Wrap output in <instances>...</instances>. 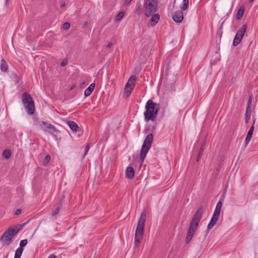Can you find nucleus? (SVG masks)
I'll return each instance as SVG.
<instances>
[{
	"instance_id": "nucleus-1",
	"label": "nucleus",
	"mask_w": 258,
	"mask_h": 258,
	"mask_svg": "<svg viewBox=\"0 0 258 258\" xmlns=\"http://www.w3.org/2000/svg\"><path fill=\"white\" fill-rule=\"evenodd\" d=\"M203 207L201 206L194 215L190 222L185 239L186 243H188L194 236L203 213Z\"/></svg>"
},
{
	"instance_id": "nucleus-2",
	"label": "nucleus",
	"mask_w": 258,
	"mask_h": 258,
	"mask_svg": "<svg viewBox=\"0 0 258 258\" xmlns=\"http://www.w3.org/2000/svg\"><path fill=\"white\" fill-rule=\"evenodd\" d=\"M145 111L144 112V120L146 122L154 121L159 110V105L149 99L146 102Z\"/></svg>"
},
{
	"instance_id": "nucleus-3",
	"label": "nucleus",
	"mask_w": 258,
	"mask_h": 258,
	"mask_svg": "<svg viewBox=\"0 0 258 258\" xmlns=\"http://www.w3.org/2000/svg\"><path fill=\"white\" fill-rule=\"evenodd\" d=\"M147 212L144 211L140 216L138 224L136 228L135 237V247H138L139 244L142 240L145 223L146 219Z\"/></svg>"
},
{
	"instance_id": "nucleus-4",
	"label": "nucleus",
	"mask_w": 258,
	"mask_h": 258,
	"mask_svg": "<svg viewBox=\"0 0 258 258\" xmlns=\"http://www.w3.org/2000/svg\"><path fill=\"white\" fill-rule=\"evenodd\" d=\"M22 102L27 112L33 114L35 111L34 103L31 96L27 92L22 94Z\"/></svg>"
},
{
	"instance_id": "nucleus-5",
	"label": "nucleus",
	"mask_w": 258,
	"mask_h": 258,
	"mask_svg": "<svg viewBox=\"0 0 258 258\" xmlns=\"http://www.w3.org/2000/svg\"><path fill=\"white\" fill-rule=\"evenodd\" d=\"M157 6V0H144V7L145 16L150 17L154 14L156 12Z\"/></svg>"
},
{
	"instance_id": "nucleus-6",
	"label": "nucleus",
	"mask_w": 258,
	"mask_h": 258,
	"mask_svg": "<svg viewBox=\"0 0 258 258\" xmlns=\"http://www.w3.org/2000/svg\"><path fill=\"white\" fill-rule=\"evenodd\" d=\"M247 26L244 24L242 26L241 28L237 32L233 42V45L236 46L241 42L245 32L246 30Z\"/></svg>"
},
{
	"instance_id": "nucleus-7",
	"label": "nucleus",
	"mask_w": 258,
	"mask_h": 258,
	"mask_svg": "<svg viewBox=\"0 0 258 258\" xmlns=\"http://www.w3.org/2000/svg\"><path fill=\"white\" fill-rule=\"evenodd\" d=\"M15 235L16 234L14 232L13 228H10L2 234L1 240L2 242L9 245Z\"/></svg>"
},
{
	"instance_id": "nucleus-8",
	"label": "nucleus",
	"mask_w": 258,
	"mask_h": 258,
	"mask_svg": "<svg viewBox=\"0 0 258 258\" xmlns=\"http://www.w3.org/2000/svg\"><path fill=\"white\" fill-rule=\"evenodd\" d=\"M39 125L41 128L45 132L52 134L56 132V127L46 121H42Z\"/></svg>"
},
{
	"instance_id": "nucleus-9",
	"label": "nucleus",
	"mask_w": 258,
	"mask_h": 258,
	"mask_svg": "<svg viewBox=\"0 0 258 258\" xmlns=\"http://www.w3.org/2000/svg\"><path fill=\"white\" fill-rule=\"evenodd\" d=\"M221 210L215 208L213 217L209 223L207 228L208 230L211 229L216 224L220 213Z\"/></svg>"
},
{
	"instance_id": "nucleus-10",
	"label": "nucleus",
	"mask_w": 258,
	"mask_h": 258,
	"mask_svg": "<svg viewBox=\"0 0 258 258\" xmlns=\"http://www.w3.org/2000/svg\"><path fill=\"white\" fill-rule=\"evenodd\" d=\"M149 22L147 24L148 27H154L158 23L160 19V15L158 14L152 15Z\"/></svg>"
},
{
	"instance_id": "nucleus-11",
	"label": "nucleus",
	"mask_w": 258,
	"mask_h": 258,
	"mask_svg": "<svg viewBox=\"0 0 258 258\" xmlns=\"http://www.w3.org/2000/svg\"><path fill=\"white\" fill-rule=\"evenodd\" d=\"M174 21L176 23H180L183 21V14L181 11L176 12L172 16Z\"/></svg>"
},
{
	"instance_id": "nucleus-12",
	"label": "nucleus",
	"mask_w": 258,
	"mask_h": 258,
	"mask_svg": "<svg viewBox=\"0 0 258 258\" xmlns=\"http://www.w3.org/2000/svg\"><path fill=\"white\" fill-rule=\"evenodd\" d=\"M150 149V147L143 145L140 154V159L142 162L144 161L146 154L148 152Z\"/></svg>"
},
{
	"instance_id": "nucleus-13",
	"label": "nucleus",
	"mask_w": 258,
	"mask_h": 258,
	"mask_svg": "<svg viewBox=\"0 0 258 258\" xmlns=\"http://www.w3.org/2000/svg\"><path fill=\"white\" fill-rule=\"evenodd\" d=\"M153 140V135L150 134L147 135L143 142V145L151 147Z\"/></svg>"
},
{
	"instance_id": "nucleus-14",
	"label": "nucleus",
	"mask_w": 258,
	"mask_h": 258,
	"mask_svg": "<svg viewBox=\"0 0 258 258\" xmlns=\"http://www.w3.org/2000/svg\"><path fill=\"white\" fill-rule=\"evenodd\" d=\"M253 130H254V126L252 125L250 127V129L249 130V131L247 133V134L246 135V138H245V140L244 141L245 146H247V145L249 143V142H250V141L251 140V139L252 138Z\"/></svg>"
},
{
	"instance_id": "nucleus-15",
	"label": "nucleus",
	"mask_w": 258,
	"mask_h": 258,
	"mask_svg": "<svg viewBox=\"0 0 258 258\" xmlns=\"http://www.w3.org/2000/svg\"><path fill=\"white\" fill-rule=\"evenodd\" d=\"M126 176L129 179H132L135 175V171L133 167H127L125 171Z\"/></svg>"
},
{
	"instance_id": "nucleus-16",
	"label": "nucleus",
	"mask_w": 258,
	"mask_h": 258,
	"mask_svg": "<svg viewBox=\"0 0 258 258\" xmlns=\"http://www.w3.org/2000/svg\"><path fill=\"white\" fill-rule=\"evenodd\" d=\"M136 79L137 78L136 76H132L130 77L126 84V87H131V88L134 89Z\"/></svg>"
},
{
	"instance_id": "nucleus-17",
	"label": "nucleus",
	"mask_w": 258,
	"mask_h": 258,
	"mask_svg": "<svg viewBox=\"0 0 258 258\" xmlns=\"http://www.w3.org/2000/svg\"><path fill=\"white\" fill-rule=\"evenodd\" d=\"M95 83H92L90 86L85 90L84 95L85 97L89 96L95 88Z\"/></svg>"
},
{
	"instance_id": "nucleus-18",
	"label": "nucleus",
	"mask_w": 258,
	"mask_h": 258,
	"mask_svg": "<svg viewBox=\"0 0 258 258\" xmlns=\"http://www.w3.org/2000/svg\"><path fill=\"white\" fill-rule=\"evenodd\" d=\"M61 203H59L55 205L52 209L51 215L52 216H56L59 212Z\"/></svg>"
},
{
	"instance_id": "nucleus-19",
	"label": "nucleus",
	"mask_w": 258,
	"mask_h": 258,
	"mask_svg": "<svg viewBox=\"0 0 258 258\" xmlns=\"http://www.w3.org/2000/svg\"><path fill=\"white\" fill-rule=\"evenodd\" d=\"M67 124L73 132L77 131L78 125L75 121L69 120L67 121Z\"/></svg>"
},
{
	"instance_id": "nucleus-20",
	"label": "nucleus",
	"mask_w": 258,
	"mask_h": 258,
	"mask_svg": "<svg viewBox=\"0 0 258 258\" xmlns=\"http://www.w3.org/2000/svg\"><path fill=\"white\" fill-rule=\"evenodd\" d=\"M244 7L243 6H241L238 9L237 15H236V19L238 20L240 19L243 15L244 12Z\"/></svg>"
},
{
	"instance_id": "nucleus-21",
	"label": "nucleus",
	"mask_w": 258,
	"mask_h": 258,
	"mask_svg": "<svg viewBox=\"0 0 258 258\" xmlns=\"http://www.w3.org/2000/svg\"><path fill=\"white\" fill-rule=\"evenodd\" d=\"M1 70L3 72H6L8 70L7 62L4 59L1 60Z\"/></svg>"
},
{
	"instance_id": "nucleus-22",
	"label": "nucleus",
	"mask_w": 258,
	"mask_h": 258,
	"mask_svg": "<svg viewBox=\"0 0 258 258\" xmlns=\"http://www.w3.org/2000/svg\"><path fill=\"white\" fill-rule=\"evenodd\" d=\"M133 90V88H131V87H126L125 85L123 91V95L126 98L128 97L130 95Z\"/></svg>"
},
{
	"instance_id": "nucleus-23",
	"label": "nucleus",
	"mask_w": 258,
	"mask_h": 258,
	"mask_svg": "<svg viewBox=\"0 0 258 258\" xmlns=\"http://www.w3.org/2000/svg\"><path fill=\"white\" fill-rule=\"evenodd\" d=\"M189 0H183L182 4L180 6V8L182 11H185L187 9L188 7Z\"/></svg>"
},
{
	"instance_id": "nucleus-24",
	"label": "nucleus",
	"mask_w": 258,
	"mask_h": 258,
	"mask_svg": "<svg viewBox=\"0 0 258 258\" xmlns=\"http://www.w3.org/2000/svg\"><path fill=\"white\" fill-rule=\"evenodd\" d=\"M24 226V224H20L14 226L13 228L15 234H16L21 229H22Z\"/></svg>"
},
{
	"instance_id": "nucleus-25",
	"label": "nucleus",
	"mask_w": 258,
	"mask_h": 258,
	"mask_svg": "<svg viewBox=\"0 0 258 258\" xmlns=\"http://www.w3.org/2000/svg\"><path fill=\"white\" fill-rule=\"evenodd\" d=\"M124 13L122 11L120 12L116 16L115 21L119 22L124 17Z\"/></svg>"
},
{
	"instance_id": "nucleus-26",
	"label": "nucleus",
	"mask_w": 258,
	"mask_h": 258,
	"mask_svg": "<svg viewBox=\"0 0 258 258\" xmlns=\"http://www.w3.org/2000/svg\"><path fill=\"white\" fill-rule=\"evenodd\" d=\"M204 146H205V145L203 144L201 147V148H200V151L199 152V153H198V157H197V162H198L200 160V159L201 158V157L203 155V152H204Z\"/></svg>"
},
{
	"instance_id": "nucleus-27",
	"label": "nucleus",
	"mask_w": 258,
	"mask_h": 258,
	"mask_svg": "<svg viewBox=\"0 0 258 258\" xmlns=\"http://www.w3.org/2000/svg\"><path fill=\"white\" fill-rule=\"evenodd\" d=\"M3 156L7 159H8L11 157V152L9 150H5L3 153Z\"/></svg>"
},
{
	"instance_id": "nucleus-28",
	"label": "nucleus",
	"mask_w": 258,
	"mask_h": 258,
	"mask_svg": "<svg viewBox=\"0 0 258 258\" xmlns=\"http://www.w3.org/2000/svg\"><path fill=\"white\" fill-rule=\"evenodd\" d=\"M23 250H24L23 248H22V247H18L16 249V250L15 251V255H20L21 256V255L22 254V252L23 251Z\"/></svg>"
},
{
	"instance_id": "nucleus-29",
	"label": "nucleus",
	"mask_w": 258,
	"mask_h": 258,
	"mask_svg": "<svg viewBox=\"0 0 258 258\" xmlns=\"http://www.w3.org/2000/svg\"><path fill=\"white\" fill-rule=\"evenodd\" d=\"M27 242H28V241H27V239L22 240L20 241V246L19 247H22V248H23V247H24L26 245V244H27Z\"/></svg>"
},
{
	"instance_id": "nucleus-30",
	"label": "nucleus",
	"mask_w": 258,
	"mask_h": 258,
	"mask_svg": "<svg viewBox=\"0 0 258 258\" xmlns=\"http://www.w3.org/2000/svg\"><path fill=\"white\" fill-rule=\"evenodd\" d=\"M50 159H51L50 156L49 155H47L44 159V161H43L44 163L47 164L50 161Z\"/></svg>"
},
{
	"instance_id": "nucleus-31",
	"label": "nucleus",
	"mask_w": 258,
	"mask_h": 258,
	"mask_svg": "<svg viewBox=\"0 0 258 258\" xmlns=\"http://www.w3.org/2000/svg\"><path fill=\"white\" fill-rule=\"evenodd\" d=\"M89 149H90V146L89 144H87L85 147V152L84 154L83 158H85V156L87 155Z\"/></svg>"
},
{
	"instance_id": "nucleus-32",
	"label": "nucleus",
	"mask_w": 258,
	"mask_h": 258,
	"mask_svg": "<svg viewBox=\"0 0 258 258\" xmlns=\"http://www.w3.org/2000/svg\"><path fill=\"white\" fill-rule=\"evenodd\" d=\"M70 27V24L68 22H65L63 24V28L65 30H68L69 29V28Z\"/></svg>"
},
{
	"instance_id": "nucleus-33",
	"label": "nucleus",
	"mask_w": 258,
	"mask_h": 258,
	"mask_svg": "<svg viewBox=\"0 0 258 258\" xmlns=\"http://www.w3.org/2000/svg\"><path fill=\"white\" fill-rule=\"evenodd\" d=\"M222 206V203L221 201H219L216 205V209L221 210Z\"/></svg>"
},
{
	"instance_id": "nucleus-34",
	"label": "nucleus",
	"mask_w": 258,
	"mask_h": 258,
	"mask_svg": "<svg viewBox=\"0 0 258 258\" xmlns=\"http://www.w3.org/2000/svg\"><path fill=\"white\" fill-rule=\"evenodd\" d=\"M251 98H249L248 101V105H247V107L246 108V114H247L248 113V110L249 109V108H250V104H251Z\"/></svg>"
},
{
	"instance_id": "nucleus-35",
	"label": "nucleus",
	"mask_w": 258,
	"mask_h": 258,
	"mask_svg": "<svg viewBox=\"0 0 258 258\" xmlns=\"http://www.w3.org/2000/svg\"><path fill=\"white\" fill-rule=\"evenodd\" d=\"M22 210L20 209H17L15 212V215H19L21 213Z\"/></svg>"
},
{
	"instance_id": "nucleus-36",
	"label": "nucleus",
	"mask_w": 258,
	"mask_h": 258,
	"mask_svg": "<svg viewBox=\"0 0 258 258\" xmlns=\"http://www.w3.org/2000/svg\"><path fill=\"white\" fill-rule=\"evenodd\" d=\"M131 2H132V0H125V2H124V5H128V4H130L131 3Z\"/></svg>"
},
{
	"instance_id": "nucleus-37",
	"label": "nucleus",
	"mask_w": 258,
	"mask_h": 258,
	"mask_svg": "<svg viewBox=\"0 0 258 258\" xmlns=\"http://www.w3.org/2000/svg\"><path fill=\"white\" fill-rule=\"evenodd\" d=\"M67 64V61H62L61 63V66L63 67L65 66Z\"/></svg>"
},
{
	"instance_id": "nucleus-38",
	"label": "nucleus",
	"mask_w": 258,
	"mask_h": 258,
	"mask_svg": "<svg viewBox=\"0 0 258 258\" xmlns=\"http://www.w3.org/2000/svg\"><path fill=\"white\" fill-rule=\"evenodd\" d=\"M47 258H56V255L54 254H50Z\"/></svg>"
},
{
	"instance_id": "nucleus-39",
	"label": "nucleus",
	"mask_w": 258,
	"mask_h": 258,
	"mask_svg": "<svg viewBox=\"0 0 258 258\" xmlns=\"http://www.w3.org/2000/svg\"><path fill=\"white\" fill-rule=\"evenodd\" d=\"M112 46V43H109L107 45V47L108 48H110L111 46Z\"/></svg>"
},
{
	"instance_id": "nucleus-40",
	"label": "nucleus",
	"mask_w": 258,
	"mask_h": 258,
	"mask_svg": "<svg viewBox=\"0 0 258 258\" xmlns=\"http://www.w3.org/2000/svg\"><path fill=\"white\" fill-rule=\"evenodd\" d=\"M250 113H251V110L250 109V108H249V109L248 110V117L249 118H250Z\"/></svg>"
},
{
	"instance_id": "nucleus-41",
	"label": "nucleus",
	"mask_w": 258,
	"mask_h": 258,
	"mask_svg": "<svg viewBox=\"0 0 258 258\" xmlns=\"http://www.w3.org/2000/svg\"><path fill=\"white\" fill-rule=\"evenodd\" d=\"M222 23H223V22ZM222 25H221V27H220V35H222Z\"/></svg>"
},
{
	"instance_id": "nucleus-42",
	"label": "nucleus",
	"mask_w": 258,
	"mask_h": 258,
	"mask_svg": "<svg viewBox=\"0 0 258 258\" xmlns=\"http://www.w3.org/2000/svg\"><path fill=\"white\" fill-rule=\"evenodd\" d=\"M21 255H15V256H14V258H21Z\"/></svg>"
},
{
	"instance_id": "nucleus-43",
	"label": "nucleus",
	"mask_w": 258,
	"mask_h": 258,
	"mask_svg": "<svg viewBox=\"0 0 258 258\" xmlns=\"http://www.w3.org/2000/svg\"><path fill=\"white\" fill-rule=\"evenodd\" d=\"M246 120H247V119H249V118L248 117V114H246Z\"/></svg>"
},
{
	"instance_id": "nucleus-44",
	"label": "nucleus",
	"mask_w": 258,
	"mask_h": 258,
	"mask_svg": "<svg viewBox=\"0 0 258 258\" xmlns=\"http://www.w3.org/2000/svg\"><path fill=\"white\" fill-rule=\"evenodd\" d=\"M254 0H249V2L250 3H252L253 2Z\"/></svg>"
},
{
	"instance_id": "nucleus-45",
	"label": "nucleus",
	"mask_w": 258,
	"mask_h": 258,
	"mask_svg": "<svg viewBox=\"0 0 258 258\" xmlns=\"http://www.w3.org/2000/svg\"><path fill=\"white\" fill-rule=\"evenodd\" d=\"M140 7H139V8H136V10H140Z\"/></svg>"
},
{
	"instance_id": "nucleus-46",
	"label": "nucleus",
	"mask_w": 258,
	"mask_h": 258,
	"mask_svg": "<svg viewBox=\"0 0 258 258\" xmlns=\"http://www.w3.org/2000/svg\"><path fill=\"white\" fill-rule=\"evenodd\" d=\"M140 7H139V8H136V10H140Z\"/></svg>"
},
{
	"instance_id": "nucleus-47",
	"label": "nucleus",
	"mask_w": 258,
	"mask_h": 258,
	"mask_svg": "<svg viewBox=\"0 0 258 258\" xmlns=\"http://www.w3.org/2000/svg\"><path fill=\"white\" fill-rule=\"evenodd\" d=\"M140 7H139V8H136V10H140Z\"/></svg>"
},
{
	"instance_id": "nucleus-48",
	"label": "nucleus",
	"mask_w": 258,
	"mask_h": 258,
	"mask_svg": "<svg viewBox=\"0 0 258 258\" xmlns=\"http://www.w3.org/2000/svg\"><path fill=\"white\" fill-rule=\"evenodd\" d=\"M64 6H65V4H62V5H61V7H64Z\"/></svg>"
},
{
	"instance_id": "nucleus-49",
	"label": "nucleus",
	"mask_w": 258,
	"mask_h": 258,
	"mask_svg": "<svg viewBox=\"0 0 258 258\" xmlns=\"http://www.w3.org/2000/svg\"><path fill=\"white\" fill-rule=\"evenodd\" d=\"M87 23L86 22L85 24H84V26H87Z\"/></svg>"
}]
</instances>
